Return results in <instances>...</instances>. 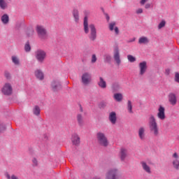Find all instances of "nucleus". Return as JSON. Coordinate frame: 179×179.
Returning <instances> with one entry per match:
<instances>
[{
	"label": "nucleus",
	"instance_id": "nucleus-1",
	"mask_svg": "<svg viewBox=\"0 0 179 179\" xmlns=\"http://www.w3.org/2000/svg\"><path fill=\"white\" fill-rule=\"evenodd\" d=\"M83 26L85 34H88L90 29L89 38L90 41H96V38H97V30L94 24H90L89 25V21L87 17H84Z\"/></svg>",
	"mask_w": 179,
	"mask_h": 179
},
{
	"label": "nucleus",
	"instance_id": "nucleus-2",
	"mask_svg": "<svg viewBox=\"0 0 179 179\" xmlns=\"http://www.w3.org/2000/svg\"><path fill=\"white\" fill-rule=\"evenodd\" d=\"M148 127L150 132L153 135V136L157 138V136L160 135L159 125L157 124V122L156 121V117H155V115H150L149 117Z\"/></svg>",
	"mask_w": 179,
	"mask_h": 179
},
{
	"label": "nucleus",
	"instance_id": "nucleus-3",
	"mask_svg": "<svg viewBox=\"0 0 179 179\" xmlns=\"http://www.w3.org/2000/svg\"><path fill=\"white\" fill-rule=\"evenodd\" d=\"M96 139L101 146H103L104 148L108 146V139H107V136H106L104 133L101 131L96 133Z\"/></svg>",
	"mask_w": 179,
	"mask_h": 179
},
{
	"label": "nucleus",
	"instance_id": "nucleus-4",
	"mask_svg": "<svg viewBox=\"0 0 179 179\" xmlns=\"http://www.w3.org/2000/svg\"><path fill=\"white\" fill-rule=\"evenodd\" d=\"M106 179H120V170L117 168L109 169L106 174Z\"/></svg>",
	"mask_w": 179,
	"mask_h": 179
},
{
	"label": "nucleus",
	"instance_id": "nucleus-5",
	"mask_svg": "<svg viewBox=\"0 0 179 179\" xmlns=\"http://www.w3.org/2000/svg\"><path fill=\"white\" fill-rule=\"evenodd\" d=\"M36 32L38 33V36L41 40H44V38H47V30L44 27L41 25H37L36 27Z\"/></svg>",
	"mask_w": 179,
	"mask_h": 179
},
{
	"label": "nucleus",
	"instance_id": "nucleus-6",
	"mask_svg": "<svg viewBox=\"0 0 179 179\" xmlns=\"http://www.w3.org/2000/svg\"><path fill=\"white\" fill-rule=\"evenodd\" d=\"M1 92L5 96H10L13 92L12 85H10L9 83H6L2 87Z\"/></svg>",
	"mask_w": 179,
	"mask_h": 179
},
{
	"label": "nucleus",
	"instance_id": "nucleus-7",
	"mask_svg": "<svg viewBox=\"0 0 179 179\" xmlns=\"http://www.w3.org/2000/svg\"><path fill=\"white\" fill-rule=\"evenodd\" d=\"M47 56L45 52L42 50H38L35 53V57L41 64H43L44 62V59H45V57Z\"/></svg>",
	"mask_w": 179,
	"mask_h": 179
},
{
	"label": "nucleus",
	"instance_id": "nucleus-8",
	"mask_svg": "<svg viewBox=\"0 0 179 179\" xmlns=\"http://www.w3.org/2000/svg\"><path fill=\"white\" fill-rule=\"evenodd\" d=\"M139 68V76H143L145 73H146V71H148V63L146 62H141L138 64Z\"/></svg>",
	"mask_w": 179,
	"mask_h": 179
},
{
	"label": "nucleus",
	"instance_id": "nucleus-9",
	"mask_svg": "<svg viewBox=\"0 0 179 179\" xmlns=\"http://www.w3.org/2000/svg\"><path fill=\"white\" fill-rule=\"evenodd\" d=\"M157 117L161 121H164L166 120V109L164 108V107L162 106L159 107Z\"/></svg>",
	"mask_w": 179,
	"mask_h": 179
},
{
	"label": "nucleus",
	"instance_id": "nucleus-10",
	"mask_svg": "<svg viewBox=\"0 0 179 179\" xmlns=\"http://www.w3.org/2000/svg\"><path fill=\"white\" fill-rule=\"evenodd\" d=\"M82 82L83 85H87L92 82V75L89 73H85L82 76Z\"/></svg>",
	"mask_w": 179,
	"mask_h": 179
},
{
	"label": "nucleus",
	"instance_id": "nucleus-11",
	"mask_svg": "<svg viewBox=\"0 0 179 179\" xmlns=\"http://www.w3.org/2000/svg\"><path fill=\"white\" fill-rule=\"evenodd\" d=\"M172 157H173L172 164H173V169H175L176 170H179V155H178L177 152H175L172 155Z\"/></svg>",
	"mask_w": 179,
	"mask_h": 179
},
{
	"label": "nucleus",
	"instance_id": "nucleus-12",
	"mask_svg": "<svg viewBox=\"0 0 179 179\" xmlns=\"http://www.w3.org/2000/svg\"><path fill=\"white\" fill-rule=\"evenodd\" d=\"M113 58L117 65H121V59L120 57V49L117 47L114 49Z\"/></svg>",
	"mask_w": 179,
	"mask_h": 179
},
{
	"label": "nucleus",
	"instance_id": "nucleus-13",
	"mask_svg": "<svg viewBox=\"0 0 179 179\" xmlns=\"http://www.w3.org/2000/svg\"><path fill=\"white\" fill-rule=\"evenodd\" d=\"M119 156L121 162L127 160V157H128V150L125 148H121Z\"/></svg>",
	"mask_w": 179,
	"mask_h": 179
},
{
	"label": "nucleus",
	"instance_id": "nucleus-14",
	"mask_svg": "<svg viewBox=\"0 0 179 179\" xmlns=\"http://www.w3.org/2000/svg\"><path fill=\"white\" fill-rule=\"evenodd\" d=\"M141 167L143 170L147 173V174H152V169L150 166L146 163V162L143 161L141 162Z\"/></svg>",
	"mask_w": 179,
	"mask_h": 179
},
{
	"label": "nucleus",
	"instance_id": "nucleus-15",
	"mask_svg": "<svg viewBox=\"0 0 179 179\" xmlns=\"http://www.w3.org/2000/svg\"><path fill=\"white\" fill-rule=\"evenodd\" d=\"M51 87L53 92H58L59 90H61L62 89V87L61 86V83H59L58 81L53 80L51 83Z\"/></svg>",
	"mask_w": 179,
	"mask_h": 179
},
{
	"label": "nucleus",
	"instance_id": "nucleus-16",
	"mask_svg": "<svg viewBox=\"0 0 179 179\" xmlns=\"http://www.w3.org/2000/svg\"><path fill=\"white\" fill-rule=\"evenodd\" d=\"M146 129L145 127H140L138 129V138L141 141H145L146 138Z\"/></svg>",
	"mask_w": 179,
	"mask_h": 179
},
{
	"label": "nucleus",
	"instance_id": "nucleus-17",
	"mask_svg": "<svg viewBox=\"0 0 179 179\" xmlns=\"http://www.w3.org/2000/svg\"><path fill=\"white\" fill-rule=\"evenodd\" d=\"M115 22H112L109 24V30L110 31H113V30L115 31V33L117 36H118V34H120V29H118V27H115Z\"/></svg>",
	"mask_w": 179,
	"mask_h": 179
},
{
	"label": "nucleus",
	"instance_id": "nucleus-18",
	"mask_svg": "<svg viewBox=\"0 0 179 179\" xmlns=\"http://www.w3.org/2000/svg\"><path fill=\"white\" fill-rule=\"evenodd\" d=\"M169 101L171 103V104H172V106H176L177 104V96H176V94H169Z\"/></svg>",
	"mask_w": 179,
	"mask_h": 179
},
{
	"label": "nucleus",
	"instance_id": "nucleus-19",
	"mask_svg": "<svg viewBox=\"0 0 179 179\" xmlns=\"http://www.w3.org/2000/svg\"><path fill=\"white\" fill-rule=\"evenodd\" d=\"M109 121H110L113 125H115V124L117 123V114L115 113V112H111L109 114Z\"/></svg>",
	"mask_w": 179,
	"mask_h": 179
},
{
	"label": "nucleus",
	"instance_id": "nucleus-20",
	"mask_svg": "<svg viewBox=\"0 0 179 179\" xmlns=\"http://www.w3.org/2000/svg\"><path fill=\"white\" fill-rule=\"evenodd\" d=\"M98 86L101 87V89H106V87H107V82L105 81L103 77H99V80L98 81Z\"/></svg>",
	"mask_w": 179,
	"mask_h": 179
},
{
	"label": "nucleus",
	"instance_id": "nucleus-21",
	"mask_svg": "<svg viewBox=\"0 0 179 179\" xmlns=\"http://www.w3.org/2000/svg\"><path fill=\"white\" fill-rule=\"evenodd\" d=\"M71 141L73 145H79V143H80V138L76 134H73Z\"/></svg>",
	"mask_w": 179,
	"mask_h": 179
},
{
	"label": "nucleus",
	"instance_id": "nucleus-22",
	"mask_svg": "<svg viewBox=\"0 0 179 179\" xmlns=\"http://www.w3.org/2000/svg\"><path fill=\"white\" fill-rule=\"evenodd\" d=\"M149 38L146 36H141L138 38V44H149Z\"/></svg>",
	"mask_w": 179,
	"mask_h": 179
},
{
	"label": "nucleus",
	"instance_id": "nucleus-23",
	"mask_svg": "<svg viewBox=\"0 0 179 179\" xmlns=\"http://www.w3.org/2000/svg\"><path fill=\"white\" fill-rule=\"evenodd\" d=\"M35 76L37 79H39V80H43V79H44V73H43L40 70H36L35 71Z\"/></svg>",
	"mask_w": 179,
	"mask_h": 179
},
{
	"label": "nucleus",
	"instance_id": "nucleus-24",
	"mask_svg": "<svg viewBox=\"0 0 179 179\" xmlns=\"http://www.w3.org/2000/svg\"><path fill=\"white\" fill-rule=\"evenodd\" d=\"M113 99L116 101H118L119 103L122 101V99H123V96H122V94L121 93H116V94H114L113 95Z\"/></svg>",
	"mask_w": 179,
	"mask_h": 179
},
{
	"label": "nucleus",
	"instance_id": "nucleus-25",
	"mask_svg": "<svg viewBox=\"0 0 179 179\" xmlns=\"http://www.w3.org/2000/svg\"><path fill=\"white\" fill-rule=\"evenodd\" d=\"M73 16L74 17V20L76 23L79 22V10L75 9L73 10Z\"/></svg>",
	"mask_w": 179,
	"mask_h": 179
},
{
	"label": "nucleus",
	"instance_id": "nucleus-26",
	"mask_svg": "<svg viewBox=\"0 0 179 179\" xmlns=\"http://www.w3.org/2000/svg\"><path fill=\"white\" fill-rule=\"evenodd\" d=\"M1 22L3 24H8L9 23V15L4 14L1 17Z\"/></svg>",
	"mask_w": 179,
	"mask_h": 179
},
{
	"label": "nucleus",
	"instance_id": "nucleus-27",
	"mask_svg": "<svg viewBox=\"0 0 179 179\" xmlns=\"http://www.w3.org/2000/svg\"><path fill=\"white\" fill-rule=\"evenodd\" d=\"M32 111H33V114H34V115L38 116V115H40V113H41V110L40 109V106H35L34 107Z\"/></svg>",
	"mask_w": 179,
	"mask_h": 179
},
{
	"label": "nucleus",
	"instance_id": "nucleus-28",
	"mask_svg": "<svg viewBox=\"0 0 179 179\" xmlns=\"http://www.w3.org/2000/svg\"><path fill=\"white\" fill-rule=\"evenodd\" d=\"M77 121H78V125H80V127H82L83 125V124H84L83 116L81 114L77 115Z\"/></svg>",
	"mask_w": 179,
	"mask_h": 179
},
{
	"label": "nucleus",
	"instance_id": "nucleus-29",
	"mask_svg": "<svg viewBox=\"0 0 179 179\" xmlns=\"http://www.w3.org/2000/svg\"><path fill=\"white\" fill-rule=\"evenodd\" d=\"M12 62L15 65H20V61L19 60V57L16 56H12L11 57Z\"/></svg>",
	"mask_w": 179,
	"mask_h": 179
},
{
	"label": "nucleus",
	"instance_id": "nucleus-30",
	"mask_svg": "<svg viewBox=\"0 0 179 179\" xmlns=\"http://www.w3.org/2000/svg\"><path fill=\"white\" fill-rule=\"evenodd\" d=\"M0 8L1 9H6L8 8V3L5 0H0Z\"/></svg>",
	"mask_w": 179,
	"mask_h": 179
},
{
	"label": "nucleus",
	"instance_id": "nucleus-31",
	"mask_svg": "<svg viewBox=\"0 0 179 179\" xmlns=\"http://www.w3.org/2000/svg\"><path fill=\"white\" fill-rule=\"evenodd\" d=\"M127 110L130 114L134 113V111H132V102L131 101H127Z\"/></svg>",
	"mask_w": 179,
	"mask_h": 179
},
{
	"label": "nucleus",
	"instance_id": "nucleus-32",
	"mask_svg": "<svg viewBox=\"0 0 179 179\" xmlns=\"http://www.w3.org/2000/svg\"><path fill=\"white\" fill-rule=\"evenodd\" d=\"M127 59L129 62H135L136 61V58L131 55H127Z\"/></svg>",
	"mask_w": 179,
	"mask_h": 179
},
{
	"label": "nucleus",
	"instance_id": "nucleus-33",
	"mask_svg": "<svg viewBox=\"0 0 179 179\" xmlns=\"http://www.w3.org/2000/svg\"><path fill=\"white\" fill-rule=\"evenodd\" d=\"M24 50H25L26 52H29L30 51V50H31V47H30V44L29 43V42H27L25 44Z\"/></svg>",
	"mask_w": 179,
	"mask_h": 179
},
{
	"label": "nucleus",
	"instance_id": "nucleus-34",
	"mask_svg": "<svg viewBox=\"0 0 179 179\" xmlns=\"http://www.w3.org/2000/svg\"><path fill=\"white\" fill-rule=\"evenodd\" d=\"M164 26H166V21L165 20H162L158 25V29H163V27H164Z\"/></svg>",
	"mask_w": 179,
	"mask_h": 179
},
{
	"label": "nucleus",
	"instance_id": "nucleus-35",
	"mask_svg": "<svg viewBox=\"0 0 179 179\" xmlns=\"http://www.w3.org/2000/svg\"><path fill=\"white\" fill-rule=\"evenodd\" d=\"M96 61H97V57H96V55H92V59H91L92 64L96 63Z\"/></svg>",
	"mask_w": 179,
	"mask_h": 179
},
{
	"label": "nucleus",
	"instance_id": "nucleus-36",
	"mask_svg": "<svg viewBox=\"0 0 179 179\" xmlns=\"http://www.w3.org/2000/svg\"><path fill=\"white\" fill-rule=\"evenodd\" d=\"M6 129V126H5L4 124H0V134H2V132H3V131H5Z\"/></svg>",
	"mask_w": 179,
	"mask_h": 179
},
{
	"label": "nucleus",
	"instance_id": "nucleus-37",
	"mask_svg": "<svg viewBox=\"0 0 179 179\" xmlns=\"http://www.w3.org/2000/svg\"><path fill=\"white\" fill-rule=\"evenodd\" d=\"M32 163L34 166H38V161L36 159V157L32 159Z\"/></svg>",
	"mask_w": 179,
	"mask_h": 179
},
{
	"label": "nucleus",
	"instance_id": "nucleus-38",
	"mask_svg": "<svg viewBox=\"0 0 179 179\" xmlns=\"http://www.w3.org/2000/svg\"><path fill=\"white\" fill-rule=\"evenodd\" d=\"M175 81H176L177 83H179V73H175Z\"/></svg>",
	"mask_w": 179,
	"mask_h": 179
},
{
	"label": "nucleus",
	"instance_id": "nucleus-39",
	"mask_svg": "<svg viewBox=\"0 0 179 179\" xmlns=\"http://www.w3.org/2000/svg\"><path fill=\"white\" fill-rule=\"evenodd\" d=\"M105 59L107 61V62H110V61H111V56L106 55L105 56Z\"/></svg>",
	"mask_w": 179,
	"mask_h": 179
},
{
	"label": "nucleus",
	"instance_id": "nucleus-40",
	"mask_svg": "<svg viewBox=\"0 0 179 179\" xmlns=\"http://www.w3.org/2000/svg\"><path fill=\"white\" fill-rule=\"evenodd\" d=\"M136 13H137V15L143 13V10L142 8H138V10H136Z\"/></svg>",
	"mask_w": 179,
	"mask_h": 179
},
{
	"label": "nucleus",
	"instance_id": "nucleus-41",
	"mask_svg": "<svg viewBox=\"0 0 179 179\" xmlns=\"http://www.w3.org/2000/svg\"><path fill=\"white\" fill-rule=\"evenodd\" d=\"M148 1H149V0H141L140 3H141V5L143 6L146 3V2H148Z\"/></svg>",
	"mask_w": 179,
	"mask_h": 179
},
{
	"label": "nucleus",
	"instance_id": "nucleus-42",
	"mask_svg": "<svg viewBox=\"0 0 179 179\" xmlns=\"http://www.w3.org/2000/svg\"><path fill=\"white\" fill-rule=\"evenodd\" d=\"M145 9H149V8H150V3H146L145 5Z\"/></svg>",
	"mask_w": 179,
	"mask_h": 179
},
{
	"label": "nucleus",
	"instance_id": "nucleus-43",
	"mask_svg": "<svg viewBox=\"0 0 179 179\" xmlns=\"http://www.w3.org/2000/svg\"><path fill=\"white\" fill-rule=\"evenodd\" d=\"M11 179H19V177H17V176L13 174V175L11 176Z\"/></svg>",
	"mask_w": 179,
	"mask_h": 179
},
{
	"label": "nucleus",
	"instance_id": "nucleus-44",
	"mask_svg": "<svg viewBox=\"0 0 179 179\" xmlns=\"http://www.w3.org/2000/svg\"><path fill=\"white\" fill-rule=\"evenodd\" d=\"M6 177L7 179H12V176H10V175H9V173H6Z\"/></svg>",
	"mask_w": 179,
	"mask_h": 179
},
{
	"label": "nucleus",
	"instance_id": "nucleus-45",
	"mask_svg": "<svg viewBox=\"0 0 179 179\" xmlns=\"http://www.w3.org/2000/svg\"><path fill=\"white\" fill-rule=\"evenodd\" d=\"M6 78H9V73H6Z\"/></svg>",
	"mask_w": 179,
	"mask_h": 179
},
{
	"label": "nucleus",
	"instance_id": "nucleus-46",
	"mask_svg": "<svg viewBox=\"0 0 179 179\" xmlns=\"http://www.w3.org/2000/svg\"><path fill=\"white\" fill-rule=\"evenodd\" d=\"M106 19H107V20H108H108H110V17H108V15L106 17Z\"/></svg>",
	"mask_w": 179,
	"mask_h": 179
},
{
	"label": "nucleus",
	"instance_id": "nucleus-47",
	"mask_svg": "<svg viewBox=\"0 0 179 179\" xmlns=\"http://www.w3.org/2000/svg\"><path fill=\"white\" fill-rule=\"evenodd\" d=\"M166 72H167V73H168V75H169V73L170 72V70H166Z\"/></svg>",
	"mask_w": 179,
	"mask_h": 179
},
{
	"label": "nucleus",
	"instance_id": "nucleus-48",
	"mask_svg": "<svg viewBox=\"0 0 179 179\" xmlns=\"http://www.w3.org/2000/svg\"><path fill=\"white\" fill-rule=\"evenodd\" d=\"M80 111L81 113L83 112V109L82 108H80Z\"/></svg>",
	"mask_w": 179,
	"mask_h": 179
},
{
	"label": "nucleus",
	"instance_id": "nucleus-49",
	"mask_svg": "<svg viewBox=\"0 0 179 179\" xmlns=\"http://www.w3.org/2000/svg\"><path fill=\"white\" fill-rule=\"evenodd\" d=\"M131 41H135V39H134L133 41H129V43H131Z\"/></svg>",
	"mask_w": 179,
	"mask_h": 179
},
{
	"label": "nucleus",
	"instance_id": "nucleus-50",
	"mask_svg": "<svg viewBox=\"0 0 179 179\" xmlns=\"http://www.w3.org/2000/svg\"><path fill=\"white\" fill-rule=\"evenodd\" d=\"M113 90H115V88L114 87H113Z\"/></svg>",
	"mask_w": 179,
	"mask_h": 179
}]
</instances>
